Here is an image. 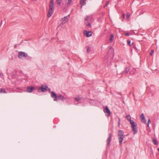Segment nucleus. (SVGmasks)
Listing matches in <instances>:
<instances>
[{
  "label": "nucleus",
  "instance_id": "obj_22",
  "mask_svg": "<svg viewBox=\"0 0 159 159\" xmlns=\"http://www.w3.org/2000/svg\"><path fill=\"white\" fill-rule=\"evenodd\" d=\"M127 43L129 45L131 46V41L129 39L127 40Z\"/></svg>",
  "mask_w": 159,
  "mask_h": 159
},
{
  "label": "nucleus",
  "instance_id": "obj_4",
  "mask_svg": "<svg viewBox=\"0 0 159 159\" xmlns=\"http://www.w3.org/2000/svg\"><path fill=\"white\" fill-rule=\"evenodd\" d=\"M118 137L119 143L120 145H121L124 138V133L122 130H119L118 131Z\"/></svg>",
  "mask_w": 159,
  "mask_h": 159
},
{
  "label": "nucleus",
  "instance_id": "obj_9",
  "mask_svg": "<svg viewBox=\"0 0 159 159\" xmlns=\"http://www.w3.org/2000/svg\"><path fill=\"white\" fill-rule=\"evenodd\" d=\"M47 86H46L45 88H44L43 86L42 85L41 87H39L38 88V91L39 92H44L47 90Z\"/></svg>",
  "mask_w": 159,
  "mask_h": 159
},
{
  "label": "nucleus",
  "instance_id": "obj_29",
  "mask_svg": "<svg viewBox=\"0 0 159 159\" xmlns=\"http://www.w3.org/2000/svg\"><path fill=\"white\" fill-rule=\"evenodd\" d=\"M89 19V17L88 16H86V17L85 18V20H87Z\"/></svg>",
  "mask_w": 159,
  "mask_h": 159
},
{
  "label": "nucleus",
  "instance_id": "obj_14",
  "mask_svg": "<svg viewBox=\"0 0 159 159\" xmlns=\"http://www.w3.org/2000/svg\"><path fill=\"white\" fill-rule=\"evenodd\" d=\"M87 0H80V2L81 5V9L82 8V6L86 4V1Z\"/></svg>",
  "mask_w": 159,
  "mask_h": 159
},
{
  "label": "nucleus",
  "instance_id": "obj_5",
  "mask_svg": "<svg viewBox=\"0 0 159 159\" xmlns=\"http://www.w3.org/2000/svg\"><path fill=\"white\" fill-rule=\"evenodd\" d=\"M110 51H108V52L107 53V56L106 57H105V61H106L107 62L108 61L107 58L109 57L110 53H113L114 51V50L113 48L111 46L110 47Z\"/></svg>",
  "mask_w": 159,
  "mask_h": 159
},
{
  "label": "nucleus",
  "instance_id": "obj_30",
  "mask_svg": "<svg viewBox=\"0 0 159 159\" xmlns=\"http://www.w3.org/2000/svg\"><path fill=\"white\" fill-rule=\"evenodd\" d=\"M108 3H109V2H108V1L107 2H106V3H105V5L106 6H107L108 5Z\"/></svg>",
  "mask_w": 159,
  "mask_h": 159
},
{
  "label": "nucleus",
  "instance_id": "obj_12",
  "mask_svg": "<svg viewBox=\"0 0 159 159\" xmlns=\"http://www.w3.org/2000/svg\"><path fill=\"white\" fill-rule=\"evenodd\" d=\"M112 134L111 133H109V137L107 139V145L109 146L110 144L111 140Z\"/></svg>",
  "mask_w": 159,
  "mask_h": 159
},
{
  "label": "nucleus",
  "instance_id": "obj_36",
  "mask_svg": "<svg viewBox=\"0 0 159 159\" xmlns=\"http://www.w3.org/2000/svg\"><path fill=\"white\" fill-rule=\"evenodd\" d=\"M158 150L159 152V148H158Z\"/></svg>",
  "mask_w": 159,
  "mask_h": 159
},
{
  "label": "nucleus",
  "instance_id": "obj_28",
  "mask_svg": "<svg viewBox=\"0 0 159 159\" xmlns=\"http://www.w3.org/2000/svg\"><path fill=\"white\" fill-rule=\"evenodd\" d=\"M129 14H127L126 15V18L127 19H129Z\"/></svg>",
  "mask_w": 159,
  "mask_h": 159
},
{
  "label": "nucleus",
  "instance_id": "obj_33",
  "mask_svg": "<svg viewBox=\"0 0 159 159\" xmlns=\"http://www.w3.org/2000/svg\"><path fill=\"white\" fill-rule=\"evenodd\" d=\"M125 15L124 14H123L122 15V17L124 19L125 18Z\"/></svg>",
  "mask_w": 159,
  "mask_h": 159
},
{
  "label": "nucleus",
  "instance_id": "obj_25",
  "mask_svg": "<svg viewBox=\"0 0 159 159\" xmlns=\"http://www.w3.org/2000/svg\"><path fill=\"white\" fill-rule=\"evenodd\" d=\"M154 52V51L153 50H152L150 53V54L151 56H152L153 53Z\"/></svg>",
  "mask_w": 159,
  "mask_h": 159
},
{
  "label": "nucleus",
  "instance_id": "obj_3",
  "mask_svg": "<svg viewBox=\"0 0 159 159\" xmlns=\"http://www.w3.org/2000/svg\"><path fill=\"white\" fill-rule=\"evenodd\" d=\"M131 127L134 134H136L138 132L137 125L133 120H130V122Z\"/></svg>",
  "mask_w": 159,
  "mask_h": 159
},
{
  "label": "nucleus",
  "instance_id": "obj_21",
  "mask_svg": "<svg viewBox=\"0 0 159 159\" xmlns=\"http://www.w3.org/2000/svg\"><path fill=\"white\" fill-rule=\"evenodd\" d=\"M152 140L153 142L155 145H157L158 144V143L157 140L153 138Z\"/></svg>",
  "mask_w": 159,
  "mask_h": 159
},
{
  "label": "nucleus",
  "instance_id": "obj_24",
  "mask_svg": "<svg viewBox=\"0 0 159 159\" xmlns=\"http://www.w3.org/2000/svg\"><path fill=\"white\" fill-rule=\"evenodd\" d=\"M91 50V48L90 47H88L87 48V52H89Z\"/></svg>",
  "mask_w": 159,
  "mask_h": 159
},
{
  "label": "nucleus",
  "instance_id": "obj_17",
  "mask_svg": "<svg viewBox=\"0 0 159 159\" xmlns=\"http://www.w3.org/2000/svg\"><path fill=\"white\" fill-rule=\"evenodd\" d=\"M126 119L128 120H129L130 122V120H131V117L130 115H128L126 116Z\"/></svg>",
  "mask_w": 159,
  "mask_h": 159
},
{
  "label": "nucleus",
  "instance_id": "obj_8",
  "mask_svg": "<svg viewBox=\"0 0 159 159\" xmlns=\"http://www.w3.org/2000/svg\"><path fill=\"white\" fill-rule=\"evenodd\" d=\"M35 89V87L32 86L31 87H30L29 86H27V92L30 93L32 92Z\"/></svg>",
  "mask_w": 159,
  "mask_h": 159
},
{
  "label": "nucleus",
  "instance_id": "obj_27",
  "mask_svg": "<svg viewBox=\"0 0 159 159\" xmlns=\"http://www.w3.org/2000/svg\"><path fill=\"white\" fill-rule=\"evenodd\" d=\"M86 25H87L88 26H91L89 22H87L86 23Z\"/></svg>",
  "mask_w": 159,
  "mask_h": 159
},
{
  "label": "nucleus",
  "instance_id": "obj_23",
  "mask_svg": "<svg viewBox=\"0 0 159 159\" xmlns=\"http://www.w3.org/2000/svg\"><path fill=\"white\" fill-rule=\"evenodd\" d=\"M120 118L118 119V126L119 127L120 125Z\"/></svg>",
  "mask_w": 159,
  "mask_h": 159
},
{
  "label": "nucleus",
  "instance_id": "obj_35",
  "mask_svg": "<svg viewBox=\"0 0 159 159\" xmlns=\"http://www.w3.org/2000/svg\"><path fill=\"white\" fill-rule=\"evenodd\" d=\"M147 126L148 127H149V123H147Z\"/></svg>",
  "mask_w": 159,
  "mask_h": 159
},
{
  "label": "nucleus",
  "instance_id": "obj_26",
  "mask_svg": "<svg viewBox=\"0 0 159 159\" xmlns=\"http://www.w3.org/2000/svg\"><path fill=\"white\" fill-rule=\"evenodd\" d=\"M61 2V0H57V4L59 5Z\"/></svg>",
  "mask_w": 159,
  "mask_h": 159
},
{
  "label": "nucleus",
  "instance_id": "obj_32",
  "mask_svg": "<svg viewBox=\"0 0 159 159\" xmlns=\"http://www.w3.org/2000/svg\"><path fill=\"white\" fill-rule=\"evenodd\" d=\"M0 76L2 77L4 76L3 74V73H1L0 74Z\"/></svg>",
  "mask_w": 159,
  "mask_h": 159
},
{
  "label": "nucleus",
  "instance_id": "obj_16",
  "mask_svg": "<svg viewBox=\"0 0 159 159\" xmlns=\"http://www.w3.org/2000/svg\"><path fill=\"white\" fill-rule=\"evenodd\" d=\"M114 36L113 34H111L110 38V40L111 42H112L113 41V40L114 39Z\"/></svg>",
  "mask_w": 159,
  "mask_h": 159
},
{
  "label": "nucleus",
  "instance_id": "obj_18",
  "mask_svg": "<svg viewBox=\"0 0 159 159\" xmlns=\"http://www.w3.org/2000/svg\"><path fill=\"white\" fill-rule=\"evenodd\" d=\"M72 0H66V3L67 5L69 6L70 5Z\"/></svg>",
  "mask_w": 159,
  "mask_h": 159
},
{
  "label": "nucleus",
  "instance_id": "obj_2",
  "mask_svg": "<svg viewBox=\"0 0 159 159\" xmlns=\"http://www.w3.org/2000/svg\"><path fill=\"white\" fill-rule=\"evenodd\" d=\"M54 0H51L49 5V8L48 14V17H50L53 13L54 9Z\"/></svg>",
  "mask_w": 159,
  "mask_h": 159
},
{
  "label": "nucleus",
  "instance_id": "obj_19",
  "mask_svg": "<svg viewBox=\"0 0 159 159\" xmlns=\"http://www.w3.org/2000/svg\"><path fill=\"white\" fill-rule=\"evenodd\" d=\"M7 93L6 92L5 89L2 88L0 89V93Z\"/></svg>",
  "mask_w": 159,
  "mask_h": 159
},
{
  "label": "nucleus",
  "instance_id": "obj_6",
  "mask_svg": "<svg viewBox=\"0 0 159 159\" xmlns=\"http://www.w3.org/2000/svg\"><path fill=\"white\" fill-rule=\"evenodd\" d=\"M27 56V54L25 52H19L18 54V57L20 58H21L23 57L26 58Z\"/></svg>",
  "mask_w": 159,
  "mask_h": 159
},
{
  "label": "nucleus",
  "instance_id": "obj_20",
  "mask_svg": "<svg viewBox=\"0 0 159 159\" xmlns=\"http://www.w3.org/2000/svg\"><path fill=\"white\" fill-rule=\"evenodd\" d=\"M75 99L76 101L79 102V101L81 100V98L79 97H78L75 98Z\"/></svg>",
  "mask_w": 159,
  "mask_h": 159
},
{
  "label": "nucleus",
  "instance_id": "obj_15",
  "mask_svg": "<svg viewBox=\"0 0 159 159\" xmlns=\"http://www.w3.org/2000/svg\"><path fill=\"white\" fill-rule=\"evenodd\" d=\"M125 71H124L122 73V75L125 74V75H127L128 72H129V69L128 68H126Z\"/></svg>",
  "mask_w": 159,
  "mask_h": 159
},
{
  "label": "nucleus",
  "instance_id": "obj_10",
  "mask_svg": "<svg viewBox=\"0 0 159 159\" xmlns=\"http://www.w3.org/2000/svg\"><path fill=\"white\" fill-rule=\"evenodd\" d=\"M84 35L88 37L92 36V33L91 31L88 32L87 31L84 30Z\"/></svg>",
  "mask_w": 159,
  "mask_h": 159
},
{
  "label": "nucleus",
  "instance_id": "obj_1",
  "mask_svg": "<svg viewBox=\"0 0 159 159\" xmlns=\"http://www.w3.org/2000/svg\"><path fill=\"white\" fill-rule=\"evenodd\" d=\"M51 96L52 97L54 101H57L58 99H60V100L63 101L66 100V98L61 94H59L57 96L55 93L54 92L52 91L51 92Z\"/></svg>",
  "mask_w": 159,
  "mask_h": 159
},
{
  "label": "nucleus",
  "instance_id": "obj_31",
  "mask_svg": "<svg viewBox=\"0 0 159 159\" xmlns=\"http://www.w3.org/2000/svg\"><path fill=\"white\" fill-rule=\"evenodd\" d=\"M129 33H126L125 34V35L126 36H127L129 35Z\"/></svg>",
  "mask_w": 159,
  "mask_h": 159
},
{
  "label": "nucleus",
  "instance_id": "obj_11",
  "mask_svg": "<svg viewBox=\"0 0 159 159\" xmlns=\"http://www.w3.org/2000/svg\"><path fill=\"white\" fill-rule=\"evenodd\" d=\"M139 117L143 123H146V120L144 115L143 113H142L139 116Z\"/></svg>",
  "mask_w": 159,
  "mask_h": 159
},
{
  "label": "nucleus",
  "instance_id": "obj_7",
  "mask_svg": "<svg viewBox=\"0 0 159 159\" xmlns=\"http://www.w3.org/2000/svg\"><path fill=\"white\" fill-rule=\"evenodd\" d=\"M70 17V15H68L66 16H65L64 18L62 19V22L61 24L63 25L66 23L68 20V18Z\"/></svg>",
  "mask_w": 159,
  "mask_h": 159
},
{
  "label": "nucleus",
  "instance_id": "obj_13",
  "mask_svg": "<svg viewBox=\"0 0 159 159\" xmlns=\"http://www.w3.org/2000/svg\"><path fill=\"white\" fill-rule=\"evenodd\" d=\"M104 111L106 113L108 114L107 116H109L110 114V111L109 109L106 107L104 109Z\"/></svg>",
  "mask_w": 159,
  "mask_h": 159
},
{
  "label": "nucleus",
  "instance_id": "obj_34",
  "mask_svg": "<svg viewBox=\"0 0 159 159\" xmlns=\"http://www.w3.org/2000/svg\"><path fill=\"white\" fill-rule=\"evenodd\" d=\"M150 122H151V120H150V119H148V123H149Z\"/></svg>",
  "mask_w": 159,
  "mask_h": 159
}]
</instances>
